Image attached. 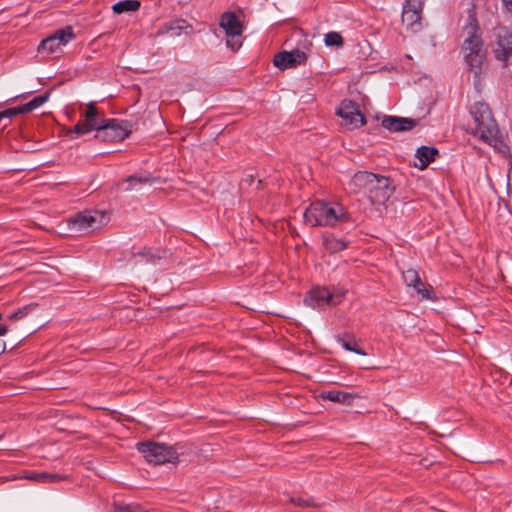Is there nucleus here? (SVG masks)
I'll return each instance as SVG.
<instances>
[{"mask_svg":"<svg viewBox=\"0 0 512 512\" xmlns=\"http://www.w3.org/2000/svg\"><path fill=\"white\" fill-rule=\"evenodd\" d=\"M470 113L475 123V135L489 144L496 142L498 127L489 106L484 102H476Z\"/></svg>","mask_w":512,"mask_h":512,"instance_id":"obj_3","label":"nucleus"},{"mask_svg":"<svg viewBox=\"0 0 512 512\" xmlns=\"http://www.w3.org/2000/svg\"><path fill=\"white\" fill-rule=\"evenodd\" d=\"M393 191L394 187L391 186L390 180L387 177L378 176L367 197L372 205L379 208L385 205Z\"/></svg>","mask_w":512,"mask_h":512,"instance_id":"obj_12","label":"nucleus"},{"mask_svg":"<svg viewBox=\"0 0 512 512\" xmlns=\"http://www.w3.org/2000/svg\"><path fill=\"white\" fill-rule=\"evenodd\" d=\"M219 25L227 36V46L233 51L238 50L242 46L241 36L244 30L243 23L234 13L225 12L220 17Z\"/></svg>","mask_w":512,"mask_h":512,"instance_id":"obj_5","label":"nucleus"},{"mask_svg":"<svg viewBox=\"0 0 512 512\" xmlns=\"http://www.w3.org/2000/svg\"><path fill=\"white\" fill-rule=\"evenodd\" d=\"M138 450L144 456V458L152 464L160 465L168 462H174L178 458L177 452L173 447L155 443V442H146L139 443Z\"/></svg>","mask_w":512,"mask_h":512,"instance_id":"obj_4","label":"nucleus"},{"mask_svg":"<svg viewBox=\"0 0 512 512\" xmlns=\"http://www.w3.org/2000/svg\"><path fill=\"white\" fill-rule=\"evenodd\" d=\"M357 397L358 396L356 394H351L340 390L322 391L319 394V398L322 400H329L344 405H351L354 399Z\"/></svg>","mask_w":512,"mask_h":512,"instance_id":"obj_22","label":"nucleus"},{"mask_svg":"<svg viewBox=\"0 0 512 512\" xmlns=\"http://www.w3.org/2000/svg\"><path fill=\"white\" fill-rule=\"evenodd\" d=\"M495 56L506 65L512 62V33L501 30L498 34V41L494 48Z\"/></svg>","mask_w":512,"mask_h":512,"instance_id":"obj_16","label":"nucleus"},{"mask_svg":"<svg viewBox=\"0 0 512 512\" xmlns=\"http://www.w3.org/2000/svg\"><path fill=\"white\" fill-rule=\"evenodd\" d=\"M105 221L106 216L103 212L83 211L71 220V225L75 231L86 233L101 227Z\"/></svg>","mask_w":512,"mask_h":512,"instance_id":"obj_11","label":"nucleus"},{"mask_svg":"<svg viewBox=\"0 0 512 512\" xmlns=\"http://www.w3.org/2000/svg\"><path fill=\"white\" fill-rule=\"evenodd\" d=\"M324 43L326 46L342 47L344 40L340 33L331 31L324 35Z\"/></svg>","mask_w":512,"mask_h":512,"instance_id":"obj_26","label":"nucleus"},{"mask_svg":"<svg viewBox=\"0 0 512 512\" xmlns=\"http://www.w3.org/2000/svg\"><path fill=\"white\" fill-rule=\"evenodd\" d=\"M378 176L379 175L366 171L357 172L349 181L348 188L350 192L354 194H368L370 188L372 187V185H374Z\"/></svg>","mask_w":512,"mask_h":512,"instance_id":"obj_15","label":"nucleus"},{"mask_svg":"<svg viewBox=\"0 0 512 512\" xmlns=\"http://www.w3.org/2000/svg\"><path fill=\"white\" fill-rule=\"evenodd\" d=\"M307 60L305 52L298 49L292 51H282L274 56L273 64L281 70L295 68L304 64Z\"/></svg>","mask_w":512,"mask_h":512,"instance_id":"obj_14","label":"nucleus"},{"mask_svg":"<svg viewBox=\"0 0 512 512\" xmlns=\"http://www.w3.org/2000/svg\"><path fill=\"white\" fill-rule=\"evenodd\" d=\"M37 307V304H28L22 308H19L17 311L13 312L9 315V319L13 321L21 320L25 316H27L30 312H32Z\"/></svg>","mask_w":512,"mask_h":512,"instance_id":"obj_28","label":"nucleus"},{"mask_svg":"<svg viewBox=\"0 0 512 512\" xmlns=\"http://www.w3.org/2000/svg\"><path fill=\"white\" fill-rule=\"evenodd\" d=\"M290 503L294 504L295 506L299 507H311L313 506V503L308 499H303L301 497H291Z\"/></svg>","mask_w":512,"mask_h":512,"instance_id":"obj_29","label":"nucleus"},{"mask_svg":"<svg viewBox=\"0 0 512 512\" xmlns=\"http://www.w3.org/2000/svg\"><path fill=\"white\" fill-rule=\"evenodd\" d=\"M116 512H146L143 508H141L140 506H125V507H120L117 509Z\"/></svg>","mask_w":512,"mask_h":512,"instance_id":"obj_32","label":"nucleus"},{"mask_svg":"<svg viewBox=\"0 0 512 512\" xmlns=\"http://www.w3.org/2000/svg\"><path fill=\"white\" fill-rule=\"evenodd\" d=\"M403 280L407 286H412L423 299H432L430 290L425 287L420 280L418 272L414 269H408L403 272Z\"/></svg>","mask_w":512,"mask_h":512,"instance_id":"obj_19","label":"nucleus"},{"mask_svg":"<svg viewBox=\"0 0 512 512\" xmlns=\"http://www.w3.org/2000/svg\"><path fill=\"white\" fill-rule=\"evenodd\" d=\"M29 480H34L40 483H52L58 482L63 479V477L56 473H30L26 476Z\"/></svg>","mask_w":512,"mask_h":512,"instance_id":"obj_25","label":"nucleus"},{"mask_svg":"<svg viewBox=\"0 0 512 512\" xmlns=\"http://www.w3.org/2000/svg\"><path fill=\"white\" fill-rule=\"evenodd\" d=\"M134 256H140V257L144 258L147 262H153V260L155 258L154 254L148 249H143V250L135 253Z\"/></svg>","mask_w":512,"mask_h":512,"instance_id":"obj_31","label":"nucleus"},{"mask_svg":"<svg viewBox=\"0 0 512 512\" xmlns=\"http://www.w3.org/2000/svg\"><path fill=\"white\" fill-rule=\"evenodd\" d=\"M82 117L83 119L78 121L71 132H74L77 135H84L95 130L96 134H99V130L101 129L105 119L100 116V113L94 103L87 105V109L82 113Z\"/></svg>","mask_w":512,"mask_h":512,"instance_id":"obj_10","label":"nucleus"},{"mask_svg":"<svg viewBox=\"0 0 512 512\" xmlns=\"http://www.w3.org/2000/svg\"><path fill=\"white\" fill-rule=\"evenodd\" d=\"M8 332V327L6 325H0V336L5 335ZM5 351V342L0 339V354Z\"/></svg>","mask_w":512,"mask_h":512,"instance_id":"obj_33","label":"nucleus"},{"mask_svg":"<svg viewBox=\"0 0 512 512\" xmlns=\"http://www.w3.org/2000/svg\"><path fill=\"white\" fill-rule=\"evenodd\" d=\"M344 292H331L325 287L312 289L305 297L304 302L310 307L336 306L344 299Z\"/></svg>","mask_w":512,"mask_h":512,"instance_id":"obj_8","label":"nucleus"},{"mask_svg":"<svg viewBox=\"0 0 512 512\" xmlns=\"http://www.w3.org/2000/svg\"><path fill=\"white\" fill-rule=\"evenodd\" d=\"M140 7V2L137 0H124L115 3L112 6V10L116 14H121L124 12H133L137 11Z\"/></svg>","mask_w":512,"mask_h":512,"instance_id":"obj_24","label":"nucleus"},{"mask_svg":"<svg viewBox=\"0 0 512 512\" xmlns=\"http://www.w3.org/2000/svg\"><path fill=\"white\" fill-rule=\"evenodd\" d=\"M417 124V120L398 116H386L382 120V126L391 132L409 131Z\"/></svg>","mask_w":512,"mask_h":512,"instance_id":"obj_18","label":"nucleus"},{"mask_svg":"<svg viewBox=\"0 0 512 512\" xmlns=\"http://www.w3.org/2000/svg\"><path fill=\"white\" fill-rule=\"evenodd\" d=\"M336 114L342 119V125L349 130L362 127L366 124L365 116L360 112L359 106L351 100H343Z\"/></svg>","mask_w":512,"mask_h":512,"instance_id":"obj_9","label":"nucleus"},{"mask_svg":"<svg viewBox=\"0 0 512 512\" xmlns=\"http://www.w3.org/2000/svg\"><path fill=\"white\" fill-rule=\"evenodd\" d=\"M437 155L438 150L436 148L422 146L416 151L415 158L418 160V162H415L414 166L420 170H424L436 159Z\"/></svg>","mask_w":512,"mask_h":512,"instance_id":"obj_20","label":"nucleus"},{"mask_svg":"<svg viewBox=\"0 0 512 512\" xmlns=\"http://www.w3.org/2000/svg\"><path fill=\"white\" fill-rule=\"evenodd\" d=\"M125 181L128 182L129 184H131V186H133L134 183H137V184L150 183L151 179L149 177H139L136 175H132V176H129Z\"/></svg>","mask_w":512,"mask_h":512,"instance_id":"obj_30","label":"nucleus"},{"mask_svg":"<svg viewBox=\"0 0 512 512\" xmlns=\"http://www.w3.org/2000/svg\"><path fill=\"white\" fill-rule=\"evenodd\" d=\"M130 133L131 125L129 122L118 119H105L99 134H96V138L103 141L119 142L128 137Z\"/></svg>","mask_w":512,"mask_h":512,"instance_id":"obj_7","label":"nucleus"},{"mask_svg":"<svg viewBox=\"0 0 512 512\" xmlns=\"http://www.w3.org/2000/svg\"><path fill=\"white\" fill-rule=\"evenodd\" d=\"M50 93L46 92L42 95L34 97L31 101L18 107L8 108L0 112V118H11L19 114H25L43 105L49 98Z\"/></svg>","mask_w":512,"mask_h":512,"instance_id":"obj_17","label":"nucleus"},{"mask_svg":"<svg viewBox=\"0 0 512 512\" xmlns=\"http://www.w3.org/2000/svg\"><path fill=\"white\" fill-rule=\"evenodd\" d=\"M192 28L187 21L183 19H176L163 24L157 31L156 35H170L172 37L179 36L183 30Z\"/></svg>","mask_w":512,"mask_h":512,"instance_id":"obj_21","label":"nucleus"},{"mask_svg":"<svg viewBox=\"0 0 512 512\" xmlns=\"http://www.w3.org/2000/svg\"><path fill=\"white\" fill-rule=\"evenodd\" d=\"M304 223L310 227L330 226L346 223L350 215L338 202L315 201L304 212Z\"/></svg>","mask_w":512,"mask_h":512,"instance_id":"obj_2","label":"nucleus"},{"mask_svg":"<svg viewBox=\"0 0 512 512\" xmlns=\"http://www.w3.org/2000/svg\"><path fill=\"white\" fill-rule=\"evenodd\" d=\"M421 0H407L402 12V24L408 31L417 32L421 29Z\"/></svg>","mask_w":512,"mask_h":512,"instance_id":"obj_13","label":"nucleus"},{"mask_svg":"<svg viewBox=\"0 0 512 512\" xmlns=\"http://www.w3.org/2000/svg\"><path fill=\"white\" fill-rule=\"evenodd\" d=\"M337 342L347 351L355 352L359 355L366 356L367 353L360 348L361 340L352 334H343L337 336Z\"/></svg>","mask_w":512,"mask_h":512,"instance_id":"obj_23","label":"nucleus"},{"mask_svg":"<svg viewBox=\"0 0 512 512\" xmlns=\"http://www.w3.org/2000/svg\"><path fill=\"white\" fill-rule=\"evenodd\" d=\"M74 37L75 34L71 26L58 29L41 41L38 51L46 55L59 54L62 52V47L68 44Z\"/></svg>","mask_w":512,"mask_h":512,"instance_id":"obj_6","label":"nucleus"},{"mask_svg":"<svg viewBox=\"0 0 512 512\" xmlns=\"http://www.w3.org/2000/svg\"><path fill=\"white\" fill-rule=\"evenodd\" d=\"M325 247L328 251L335 253L344 250L347 247V244L336 238H327L324 241Z\"/></svg>","mask_w":512,"mask_h":512,"instance_id":"obj_27","label":"nucleus"},{"mask_svg":"<svg viewBox=\"0 0 512 512\" xmlns=\"http://www.w3.org/2000/svg\"><path fill=\"white\" fill-rule=\"evenodd\" d=\"M464 31L467 34L463 43L464 58L470 72L473 74L474 86L479 90L482 85L481 76L485 71L486 52L483 48L481 37L478 34L477 20L473 14L469 15L468 24Z\"/></svg>","mask_w":512,"mask_h":512,"instance_id":"obj_1","label":"nucleus"},{"mask_svg":"<svg viewBox=\"0 0 512 512\" xmlns=\"http://www.w3.org/2000/svg\"><path fill=\"white\" fill-rule=\"evenodd\" d=\"M503 3L505 5V7L507 8V10L512 12V0H503Z\"/></svg>","mask_w":512,"mask_h":512,"instance_id":"obj_34","label":"nucleus"}]
</instances>
